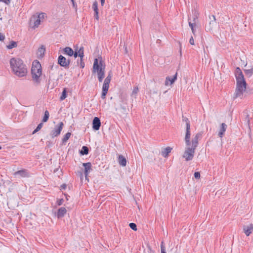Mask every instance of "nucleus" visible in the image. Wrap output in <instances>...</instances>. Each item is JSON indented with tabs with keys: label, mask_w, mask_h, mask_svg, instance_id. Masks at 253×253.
<instances>
[{
	"label": "nucleus",
	"mask_w": 253,
	"mask_h": 253,
	"mask_svg": "<svg viewBox=\"0 0 253 253\" xmlns=\"http://www.w3.org/2000/svg\"><path fill=\"white\" fill-rule=\"evenodd\" d=\"M235 75L236 79V87L233 98L243 99L246 97L247 84L244 78V75L239 67L235 70Z\"/></svg>",
	"instance_id": "obj_1"
},
{
	"label": "nucleus",
	"mask_w": 253,
	"mask_h": 253,
	"mask_svg": "<svg viewBox=\"0 0 253 253\" xmlns=\"http://www.w3.org/2000/svg\"><path fill=\"white\" fill-rule=\"evenodd\" d=\"M10 68L13 74L21 78L26 76L27 69L26 65L20 58L13 57L9 61Z\"/></svg>",
	"instance_id": "obj_2"
},
{
	"label": "nucleus",
	"mask_w": 253,
	"mask_h": 253,
	"mask_svg": "<svg viewBox=\"0 0 253 253\" xmlns=\"http://www.w3.org/2000/svg\"><path fill=\"white\" fill-rule=\"evenodd\" d=\"M202 134V132L196 133L192 139L191 146H187L186 148L183 155V158L185 159V161H189L193 159L195 150L198 145L199 139L201 137Z\"/></svg>",
	"instance_id": "obj_3"
},
{
	"label": "nucleus",
	"mask_w": 253,
	"mask_h": 253,
	"mask_svg": "<svg viewBox=\"0 0 253 253\" xmlns=\"http://www.w3.org/2000/svg\"><path fill=\"white\" fill-rule=\"evenodd\" d=\"M105 65L101 58L99 60L95 58L94 60L92 73H97L98 81L102 82L105 77Z\"/></svg>",
	"instance_id": "obj_4"
},
{
	"label": "nucleus",
	"mask_w": 253,
	"mask_h": 253,
	"mask_svg": "<svg viewBox=\"0 0 253 253\" xmlns=\"http://www.w3.org/2000/svg\"><path fill=\"white\" fill-rule=\"evenodd\" d=\"M42 74V69L41 64L38 60L34 61L31 68V74L32 79L36 85H39L41 83V76Z\"/></svg>",
	"instance_id": "obj_5"
},
{
	"label": "nucleus",
	"mask_w": 253,
	"mask_h": 253,
	"mask_svg": "<svg viewBox=\"0 0 253 253\" xmlns=\"http://www.w3.org/2000/svg\"><path fill=\"white\" fill-rule=\"evenodd\" d=\"M111 78L112 76L111 73H110L104 80V83L103 84L102 91L101 93V98L102 99H105L106 97V95L107 93L109 87V84L110 83Z\"/></svg>",
	"instance_id": "obj_6"
},
{
	"label": "nucleus",
	"mask_w": 253,
	"mask_h": 253,
	"mask_svg": "<svg viewBox=\"0 0 253 253\" xmlns=\"http://www.w3.org/2000/svg\"><path fill=\"white\" fill-rule=\"evenodd\" d=\"M45 15V13L42 12L39 14L38 15H34L31 20V22L33 21L34 22L33 28H35L38 27L41 24V22L44 19Z\"/></svg>",
	"instance_id": "obj_7"
},
{
	"label": "nucleus",
	"mask_w": 253,
	"mask_h": 253,
	"mask_svg": "<svg viewBox=\"0 0 253 253\" xmlns=\"http://www.w3.org/2000/svg\"><path fill=\"white\" fill-rule=\"evenodd\" d=\"M209 18L210 19V21L209 22V24L206 25V29L207 31L211 32L212 31L213 28L216 25V22L215 17L213 15L210 16Z\"/></svg>",
	"instance_id": "obj_8"
},
{
	"label": "nucleus",
	"mask_w": 253,
	"mask_h": 253,
	"mask_svg": "<svg viewBox=\"0 0 253 253\" xmlns=\"http://www.w3.org/2000/svg\"><path fill=\"white\" fill-rule=\"evenodd\" d=\"M64 124L63 122H60L59 124L55 126L54 129L51 131V135L52 137H56L60 134L63 128Z\"/></svg>",
	"instance_id": "obj_9"
},
{
	"label": "nucleus",
	"mask_w": 253,
	"mask_h": 253,
	"mask_svg": "<svg viewBox=\"0 0 253 253\" xmlns=\"http://www.w3.org/2000/svg\"><path fill=\"white\" fill-rule=\"evenodd\" d=\"M58 64L62 67L65 68L68 67L70 64V60H67L65 57L62 55H60L58 59Z\"/></svg>",
	"instance_id": "obj_10"
},
{
	"label": "nucleus",
	"mask_w": 253,
	"mask_h": 253,
	"mask_svg": "<svg viewBox=\"0 0 253 253\" xmlns=\"http://www.w3.org/2000/svg\"><path fill=\"white\" fill-rule=\"evenodd\" d=\"M190 136H191L190 127H188L186 128V133H185V138H184L185 144L187 146H191V144H192V141H190Z\"/></svg>",
	"instance_id": "obj_11"
},
{
	"label": "nucleus",
	"mask_w": 253,
	"mask_h": 253,
	"mask_svg": "<svg viewBox=\"0 0 253 253\" xmlns=\"http://www.w3.org/2000/svg\"><path fill=\"white\" fill-rule=\"evenodd\" d=\"M177 76V73H176L173 77H170L169 76L167 77L166 78V81H165V85L168 86L169 84H170V85L174 83V82L176 80Z\"/></svg>",
	"instance_id": "obj_12"
},
{
	"label": "nucleus",
	"mask_w": 253,
	"mask_h": 253,
	"mask_svg": "<svg viewBox=\"0 0 253 253\" xmlns=\"http://www.w3.org/2000/svg\"><path fill=\"white\" fill-rule=\"evenodd\" d=\"M14 175H19L21 177H28L30 176L29 173L27 169H22L14 172Z\"/></svg>",
	"instance_id": "obj_13"
},
{
	"label": "nucleus",
	"mask_w": 253,
	"mask_h": 253,
	"mask_svg": "<svg viewBox=\"0 0 253 253\" xmlns=\"http://www.w3.org/2000/svg\"><path fill=\"white\" fill-rule=\"evenodd\" d=\"M101 126L100 120L98 117H95L92 122V128L95 130H98Z\"/></svg>",
	"instance_id": "obj_14"
},
{
	"label": "nucleus",
	"mask_w": 253,
	"mask_h": 253,
	"mask_svg": "<svg viewBox=\"0 0 253 253\" xmlns=\"http://www.w3.org/2000/svg\"><path fill=\"white\" fill-rule=\"evenodd\" d=\"M243 231L247 236H249L253 231V224H250L249 225L243 226Z\"/></svg>",
	"instance_id": "obj_15"
},
{
	"label": "nucleus",
	"mask_w": 253,
	"mask_h": 253,
	"mask_svg": "<svg viewBox=\"0 0 253 253\" xmlns=\"http://www.w3.org/2000/svg\"><path fill=\"white\" fill-rule=\"evenodd\" d=\"M118 163L120 166L125 167L126 165V158L122 155H120L118 156Z\"/></svg>",
	"instance_id": "obj_16"
},
{
	"label": "nucleus",
	"mask_w": 253,
	"mask_h": 253,
	"mask_svg": "<svg viewBox=\"0 0 253 253\" xmlns=\"http://www.w3.org/2000/svg\"><path fill=\"white\" fill-rule=\"evenodd\" d=\"M67 212L66 209L64 207H61L58 210L57 216L58 218L64 216Z\"/></svg>",
	"instance_id": "obj_17"
},
{
	"label": "nucleus",
	"mask_w": 253,
	"mask_h": 253,
	"mask_svg": "<svg viewBox=\"0 0 253 253\" xmlns=\"http://www.w3.org/2000/svg\"><path fill=\"white\" fill-rule=\"evenodd\" d=\"M227 128V125L225 123H222L220 126V128L219 129V131L218 132V136L220 137H222L223 135L226 131Z\"/></svg>",
	"instance_id": "obj_18"
},
{
	"label": "nucleus",
	"mask_w": 253,
	"mask_h": 253,
	"mask_svg": "<svg viewBox=\"0 0 253 253\" xmlns=\"http://www.w3.org/2000/svg\"><path fill=\"white\" fill-rule=\"evenodd\" d=\"M92 9L94 11V17L97 19L98 20V3L96 1H95L92 4Z\"/></svg>",
	"instance_id": "obj_19"
},
{
	"label": "nucleus",
	"mask_w": 253,
	"mask_h": 253,
	"mask_svg": "<svg viewBox=\"0 0 253 253\" xmlns=\"http://www.w3.org/2000/svg\"><path fill=\"white\" fill-rule=\"evenodd\" d=\"M63 54L72 56L74 54V50L70 47H66L63 49Z\"/></svg>",
	"instance_id": "obj_20"
},
{
	"label": "nucleus",
	"mask_w": 253,
	"mask_h": 253,
	"mask_svg": "<svg viewBox=\"0 0 253 253\" xmlns=\"http://www.w3.org/2000/svg\"><path fill=\"white\" fill-rule=\"evenodd\" d=\"M83 166L84 167V174L85 177H86L88 172L91 170V165L90 163H83Z\"/></svg>",
	"instance_id": "obj_21"
},
{
	"label": "nucleus",
	"mask_w": 253,
	"mask_h": 253,
	"mask_svg": "<svg viewBox=\"0 0 253 253\" xmlns=\"http://www.w3.org/2000/svg\"><path fill=\"white\" fill-rule=\"evenodd\" d=\"M188 24L191 29L193 34L195 36L197 27L196 24H195V23H192V21L190 20V18H188Z\"/></svg>",
	"instance_id": "obj_22"
},
{
	"label": "nucleus",
	"mask_w": 253,
	"mask_h": 253,
	"mask_svg": "<svg viewBox=\"0 0 253 253\" xmlns=\"http://www.w3.org/2000/svg\"><path fill=\"white\" fill-rule=\"evenodd\" d=\"M171 150H172V148H170V147H168L164 149L162 151V156L165 158L167 157L169 155V153H170Z\"/></svg>",
	"instance_id": "obj_23"
},
{
	"label": "nucleus",
	"mask_w": 253,
	"mask_h": 253,
	"mask_svg": "<svg viewBox=\"0 0 253 253\" xmlns=\"http://www.w3.org/2000/svg\"><path fill=\"white\" fill-rule=\"evenodd\" d=\"M139 91V88L138 86H134L132 89L130 96L132 98L136 99L137 93Z\"/></svg>",
	"instance_id": "obj_24"
},
{
	"label": "nucleus",
	"mask_w": 253,
	"mask_h": 253,
	"mask_svg": "<svg viewBox=\"0 0 253 253\" xmlns=\"http://www.w3.org/2000/svg\"><path fill=\"white\" fill-rule=\"evenodd\" d=\"M244 72L247 77H251L253 74V66H250L249 69H245Z\"/></svg>",
	"instance_id": "obj_25"
},
{
	"label": "nucleus",
	"mask_w": 253,
	"mask_h": 253,
	"mask_svg": "<svg viewBox=\"0 0 253 253\" xmlns=\"http://www.w3.org/2000/svg\"><path fill=\"white\" fill-rule=\"evenodd\" d=\"M45 51V47L43 45H42L39 48L37 54L38 56L40 57H42L44 54Z\"/></svg>",
	"instance_id": "obj_26"
},
{
	"label": "nucleus",
	"mask_w": 253,
	"mask_h": 253,
	"mask_svg": "<svg viewBox=\"0 0 253 253\" xmlns=\"http://www.w3.org/2000/svg\"><path fill=\"white\" fill-rule=\"evenodd\" d=\"M193 20L192 23H195L196 24V21L198 19V16H199V13L196 10H194L193 11Z\"/></svg>",
	"instance_id": "obj_27"
},
{
	"label": "nucleus",
	"mask_w": 253,
	"mask_h": 253,
	"mask_svg": "<svg viewBox=\"0 0 253 253\" xmlns=\"http://www.w3.org/2000/svg\"><path fill=\"white\" fill-rule=\"evenodd\" d=\"M17 46V43L14 41H11L8 45H6V47L8 49H12L14 47H16Z\"/></svg>",
	"instance_id": "obj_28"
},
{
	"label": "nucleus",
	"mask_w": 253,
	"mask_h": 253,
	"mask_svg": "<svg viewBox=\"0 0 253 253\" xmlns=\"http://www.w3.org/2000/svg\"><path fill=\"white\" fill-rule=\"evenodd\" d=\"M67 88H64L63 89V90L62 92V94L60 96V100L61 101H62L63 100H64L66 97H67Z\"/></svg>",
	"instance_id": "obj_29"
},
{
	"label": "nucleus",
	"mask_w": 253,
	"mask_h": 253,
	"mask_svg": "<svg viewBox=\"0 0 253 253\" xmlns=\"http://www.w3.org/2000/svg\"><path fill=\"white\" fill-rule=\"evenodd\" d=\"M182 120L183 122H185L186 124V128L187 127H190V121H189L188 119L185 117H184L182 116Z\"/></svg>",
	"instance_id": "obj_30"
},
{
	"label": "nucleus",
	"mask_w": 253,
	"mask_h": 253,
	"mask_svg": "<svg viewBox=\"0 0 253 253\" xmlns=\"http://www.w3.org/2000/svg\"><path fill=\"white\" fill-rule=\"evenodd\" d=\"M71 135V133L70 132H67L64 136V137L62 139V142L63 143H66L67 140L69 139Z\"/></svg>",
	"instance_id": "obj_31"
},
{
	"label": "nucleus",
	"mask_w": 253,
	"mask_h": 253,
	"mask_svg": "<svg viewBox=\"0 0 253 253\" xmlns=\"http://www.w3.org/2000/svg\"><path fill=\"white\" fill-rule=\"evenodd\" d=\"M78 56L80 57V58H83L84 56V47L83 46L81 47L79 49L78 51Z\"/></svg>",
	"instance_id": "obj_32"
},
{
	"label": "nucleus",
	"mask_w": 253,
	"mask_h": 253,
	"mask_svg": "<svg viewBox=\"0 0 253 253\" xmlns=\"http://www.w3.org/2000/svg\"><path fill=\"white\" fill-rule=\"evenodd\" d=\"M49 116V112L48 111H45L44 112V115L42 119L43 122H46L47 121L48 118Z\"/></svg>",
	"instance_id": "obj_33"
},
{
	"label": "nucleus",
	"mask_w": 253,
	"mask_h": 253,
	"mask_svg": "<svg viewBox=\"0 0 253 253\" xmlns=\"http://www.w3.org/2000/svg\"><path fill=\"white\" fill-rule=\"evenodd\" d=\"M81 153L82 155H86L88 153V149L86 146H83L82 147Z\"/></svg>",
	"instance_id": "obj_34"
},
{
	"label": "nucleus",
	"mask_w": 253,
	"mask_h": 253,
	"mask_svg": "<svg viewBox=\"0 0 253 253\" xmlns=\"http://www.w3.org/2000/svg\"><path fill=\"white\" fill-rule=\"evenodd\" d=\"M42 126H43V124L42 123H40V124H39L38 126H37V128L33 131V134H35V133H36L37 132L39 131L42 127Z\"/></svg>",
	"instance_id": "obj_35"
},
{
	"label": "nucleus",
	"mask_w": 253,
	"mask_h": 253,
	"mask_svg": "<svg viewBox=\"0 0 253 253\" xmlns=\"http://www.w3.org/2000/svg\"><path fill=\"white\" fill-rule=\"evenodd\" d=\"M129 226L133 230H134V231H136L137 230V226H136V225L134 223H129Z\"/></svg>",
	"instance_id": "obj_36"
},
{
	"label": "nucleus",
	"mask_w": 253,
	"mask_h": 253,
	"mask_svg": "<svg viewBox=\"0 0 253 253\" xmlns=\"http://www.w3.org/2000/svg\"><path fill=\"white\" fill-rule=\"evenodd\" d=\"M161 253H166V248L164 245L163 242H162L161 244Z\"/></svg>",
	"instance_id": "obj_37"
},
{
	"label": "nucleus",
	"mask_w": 253,
	"mask_h": 253,
	"mask_svg": "<svg viewBox=\"0 0 253 253\" xmlns=\"http://www.w3.org/2000/svg\"><path fill=\"white\" fill-rule=\"evenodd\" d=\"M78 64H79L80 66L82 68H84V63L83 62V58H80V61L78 62Z\"/></svg>",
	"instance_id": "obj_38"
},
{
	"label": "nucleus",
	"mask_w": 253,
	"mask_h": 253,
	"mask_svg": "<svg viewBox=\"0 0 253 253\" xmlns=\"http://www.w3.org/2000/svg\"><path fill=\"white\" fill-rule=\"evenodd\" d=\"M64 202V200L63 199H58L57 200V204L58 205V206H61V205L63 204Z\"/></svg>",
	"instance_id": "obj_39"
},
{
	"label": "nucleus",
	"mask_w": 253,
	"mask_h": 253,
	"mask_svg": "<svg viewBox=\"0 0 253 253\" xmlns=\"http://www.w3.org/2000/svg\"><path fill=\"white\" fill-rule=\"evenodd\" d=\"M194 176L196 179H199L200 178V173L199 172H195L194 173Z\"/></svg>",
	"instance_id": "obj_40"
},
{
	"label": "nucleus",
	"mask_w": 253,
	"mask_h": 253,
	"mask_svg": "<svg viewBox=\"0 0 253 253\" xmlns=\"http://www.w3.org/2000/svg\"><path fill=\"white\" fill-rule=\"evenodd\" d=\"M189 43L191 44V45H194L195 43H194V39L193 38V37H191V38L190 39V40H189Z\"/></svg>",
	"instance_id": "obj_41"
},
{
	"label": "nucleus",
	"mask_w": 253,
	"mask_h": 253,
	"mask_svg": "<svg viewBox=\"0 0 253 253\" xmlns=\"http://www.w3.org/2000/svg\"><path fill=\"white\" fill-rule=\"evenodd\" d=\"M11 0H0V1L3 2L5 4H9Z\"/></svg>",
	"instance_id": "obj_42"
},
{
	"label": "nucleus",
	"mask_w": 253,
	"mask_h": 253,
	"mask_svg": "<svg viewBox=\"0 0 253 253\" xmlns=\"http://www.w3.org/2000/svg\"><path fill=\"white\" fill-rule=\"evenodd\" d=\"M5 39V37L1 34H0V41H3Z\"/></svg>",
	"instance_id": "obj_43"
},
{
	"label": "nucleus",
	"mask_w": 253,
	"mask_h": 253,
	"mask_svg": "<svg viewBox=\"0 0 253 253\" xmlns=\"http://www.w3.org/2000/svg\"><path fill=\"white\" fill-rule=\"evenodd\" d=\"M66 185L65 184H63L62 185H61V189H65L66 188Z\"/></svg>",
	"instance_id": "obj_44"
},
{
	"label": "nucleus",
	"mask_w": 253,
	"mask_h": 253,
	"mask_svg": "<svg viewBox=\"0 0 253 253\" xmlns=\"http://www.w3.org/2000/svg\"><path fill=\"white\" fill-rule=\"evenodd\" d=\"M75 58H76L77 56H78V53L77 51H75V52L74 51V54H73Z\"/></svg>",
	"instance_id": "obj_45"
},
{
	"label": "nucleus",
	"mask_w": 253,
	"mask_h": 253,
	"mask_svg": "<svg viewBox=\"0 0 253 253\" xmlns=\"http://www.w3.org/2000/svg\"><path fill=\"white\" fill-rule=\"evenodd\" d=\"M105 3V0H101V4L102 6H103Z\"/></svg>",
	"instance_id": "obj_46"
},
{
	"label": "nucleus",
	"mask_w": 253,
	"mask_h": 253,
	"mask_svg": "<svg viewBox=\"0 0 253 253\" xmlns=\"http://www.w3.org/2000/svg\"><path fill=\"white\" fill-rule=\"evenodd\" d=\"M1 147L0 146V149H1Z\"/></svg>",
	"instance_id": "obj_47"
}]
</instances>
